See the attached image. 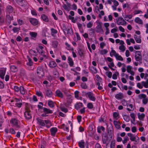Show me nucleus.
Returning a JSON list of instances; mask_svg holds the SVG:
<instances>
[{"mask_svg":"<svg viewBox=\"0 0 148 148\" xmlns=\"http://www.w3.org/2000/svg\"><path fill=\"white\" fill-rule=\"evenodd\" d=\"M112 127L111 125L109 128H108L107 135L105 133H102V140L103 143L106 144L107 141L110 142L112 138V133L113 132L112 130Z\"/></svg>","mask_w":148,"mask_h":148,"instance_id":"nucleus-1","label":"nucleus"},{"mask_svg":"<svg viewBox=\"0 0 148 148\" xmlns=\"http://www.w3.org/2000/svg\"><path fill=\"white\" fill-rule=\"evenodd\" d=\"M117 24L118 25H126L127 22L122 17H119L118 18H116Z\"/></svg>","mask_w":148,"mask_h":148,"instance_id":"nucleus-2","label":"nucleus"},{"mask_svg":"<svg viewBox=\"0 0 148 148\" xmlns=\"http://www.w3.org/2000/svg\"><path fill=\"white\" fill-rule=\"evenodd\" d=\"M37 73L38 76L41 78L44 75V72L43 69L40 67H38L37 68Z\"/></svg>","mask_w":148,"mask_h":148,"instance_id":"nucleus-3","label":"nucleus"},{"mask_svg":"<svg viewBox=\"0 0 148 148\" xmlns=\"http://www.w3.org/2000/svg\"><path fill=\"white\" fill-rule=\"evenodd\" d=\"M86 96H87L89 99L93 101H95L96 98L94 96V94L90 92H89L85 94Z\"/></svg>","mask_w":148,"mask_h":148,"instance_id":"nucleus-4","label":"nucleus"},{"mask_svg":"<svg viewBox=\"0 0 148 148\" xmlns=\"http://www.w3.org/2000/svg\"><path fill=\"white\" fill-rule=\"evenodd\" d=\"M138 97L139 99L143 98L142 100L143 103L144 104H146L148 101V99L146 98V96L144 94H140L139 95Z\"/></svg>","mask_w":148,"mask_h":148,"instance_id":"nucleus-5","label":"nucleus"},{"mask_svg":"<svg viewBox=\"0 0 148 148\" xmlns=\"http://www.w3.org/2000/svg\"><path fill=\"white\" fill-rule=\"evenodd\" d=\"M29 20L30 23L33 25H36L38 23V21L36 18H30Z\"/></svg>","mask_w":148,"mask_h":148,"instance_id":"nucleus-6","label":"nucleus"},{"mask_svg":"<svg viewBox=\"0 0 148 148\" xmlns=\"http://www.w3.org/2000/svg\"><path fill=\"white\" fill-rule=\"evenodd\" d=\"M57 131V129L56 127H53L51 128L50 129V132L51 135L53 136H55Z\"/></svg>","mask_w":148,"mask_h":148,"instance_id":"nucleus-7","label":"nucleus"},{"mask_svg":"<svg viewBox=\"0 0 148 148\" xmlns=\"http://www.w3.org/2000/svg\"><path fill=\"white\" fill-rule=\"evenodd\" d=\"M102 23L101 22H99L97 24V25L95 29H96V32L97 33H99L100 31V29H101L102 27L101 25Z\"/></svg>","mask_w":148,"mask_h":148,"instance_id":"nucleus-8","label":"nucleus"},{"mask_svg":"<svg viewBox=\"0 0 148 148\" xmlns=\"http://www.w3.org/2000/svg\"><path fill=\"white\" fill-rule=\"evenodd\" d=\"M115 97L118 100H120L123 98V95L122 93L119 92L115 95Z\"/></svg>","mask_w":148,"mask_h":148,"instance_id":"nucleus-9","label":"nucleus"},{"mask_svg":"<svg viewBox=\"0 0 148 148\" xmlns=\"http://www.w3.org/2000/svg\"><path fill=\"white\" fill-rule=\"evenodd\" d=\"M79 55L80 57H84V51L83 49L79 48L77 49Z\"/></svg>","mask_w":148,"mask_h":148,"instance_id":"nucleus-10","label":"nucleus"},{"mask_svg":"<svg viewBox=\"0 0 148 148\" xmlns=\"http://www.w3.org/2000/svg\"><path fill=\"white\" fill-rule=\"evenodd\" d=\"M45 95L48 97H51L52 95V92L50 89L47 90H45Z\"/></svg>","mask_w":148,"mask_h":148,"instance_id":"nucleus-11","label":"nucleus"},{"mask_svg":"<svg viewBox=\"0 0 148 148\" xmlns=\"http://www.w3.org/2000/svg\"><path fill=\"white\" fill-rule=\"evenodd\" d=\"M5 71L6 69H3L0 70V77L2 79H3L4 78Z\"/></svg>","mask_w":148,"mask_h":148,"instance_id":"nucleus-12","label":"nucleus"},{"mask_svg":"<svg viewBox=\"0 0 148 148\" xmlns=\"http://www.w3.org/2000/svg\"><path fill=\"white\" fill-rule=\"evenodd\" d=\"M38 122L39 123L40 125V127L41 128V127L45 126V123H44V121L43 120L37 118L36 119Z\"/></svg>","mask_w":148,"mask_h":148,"instance_id":"nucleus-13","label":"nucleus"},{"mask_svg":"<svg viewBox=\"0 0 148 148\" xmlns=\"http://www.w3.org/2000/svg\"><path fill=\"white\" fill-rule=\"evenodd\" d=\"M57 65L56 62L53 61H51L50 62L49 64V66L52 68H55L57 66Z\"/></svg>","mask_w":148,"mask_h":148,"instance_id":"nucleus-14","label":"nucleus"},{"mask_svg":"<svg viewBox=\"0 0 148 148\" xmlns=\"http://www.w3.org/2000/svg\"><path fill=\"white\" fill-rule=\"evenodd\" d=\"M24 115L25 118L27 120H29L32 118L31 114L29 112H25L24 113Z\"/></svg>","mask_w":148,"mask_h":148,"instance_id":"nucleus-15","label":"nucleus"},{"mask_svg":"<svg viewBox=\"0 0 148 148\" xmlns=\"http://www.w3.org/2000/svg\"><path fill=\"white\" fill-rule=\"evenodd\" d=\"M13 7L10 5L7 6L6 8V12L8 13H10L13 12Z\"/></svg>","mask_w":148,"mask_h":148,"instance_id":"nucleus-16","label":"nucleus"},{"mask_svg":"<svg viewBox=\"0 0 148 148\" xmlns=\"http://www.w3.org/2000/svg\"><path fill=\"white\" fill-rule=\"evenodd\" d=\"M68 63L69 66L71 67L73 66L74 65V62L72 58L70 56H69L68 58Z\"/></svg>","mask_w":148,"mask_h":148,"instance_id":"nucleus-17","label":"nucleus"},{"mask_svg":"<svg viewBox=\"0 0 148 148\" xmlns=\"http://www.w3.org/2000/svg\"><path fill=\"white\" fill-rule=\"evenodd\" d=\"M41 18L45 22H48L49 21L48 17L45 14H42L41 15Z\"/></svg>","mask_w":148,"mask_h":148,"instance_id":"nucleus-18","label":"nucleus"},{"mask_svg":"<svg viewBox=\"0 0 148 148\" xmlns=\"http://www.w3.org/2000/svg\"><path fill=\"white\" fill-rule=\"evenodd\" d=\"M44 123L46 125V126L48 128H49L52 125L51 122L48 120H45Z\"/></svg>","mask_w":148,"mask_h":148,"instance_id":"nucleus-19","label":"nucleus"},{"mask_svg":"<svg viewBox=\"0 0 148 148\" xmlns=\"http://www.w3.org/2000/svg\"><path fill=\"white\" fill-rule=\"evenodd\" d=\"M43 112L47 114H51L52 113V111L49 109L46 108H43Z\"/></svg>","mask_w":148,"mask_h":148,"instance_id":"nucleus-20","label":"nucleus"},{"mask_svg":"<svg viewBox=\"0 0 148 148\" xmlns=\"http://www.w3.org/2000/svg\"><path fill=\"white\" fill-rule=\"evenodd\" d=\"M83 104L82 103L79 102L78 103H76L75 105V108L77 110H79L81 107H83Z\"/></svg>","mask_w":148,"mask_h":148,"instance_id":"nucleus-21","label":"nucleus"},{"mask_svg":"<svg viewBox=\"0 0 148 148\" xmlns=\"http://www.w3.org/2000/svg\"><path fill=\"white\" fill-rule=\"evenodd\" d=\"M56 95L58 97L62 98L63 97V95L62 93L59 90H57L56 91Z\"/></svg>","mask_w":148,"mask_h":148,"instance_id":"nucleus-22","label":"nucleus"},{"mask_svg":"<svg viewBox=\"0 0 148 148\" xmlns=\"http://www.w3.org/2000/svg\"><path fill=\"white\" fill-rule=\"evenodd\" d=\"M120 123L119 122H118L117 121H114V123L115 127L117 129H120L121 127L120 125L119 124Z\"/></svg>","mask_w":148,"mask_h":148,"instance_id":"nucleus-23","label":"nucleus"},{"mask_svg":"<svg viewBox=\"0 0 148 148\" xmlns=\"http://www.w3.org/2000/svg\"><path fill=\"white\" fill-rule=\"evenodd\" d=\"M134 38L136 42L138 43H140L141 42V37L138 38L137 36L135 34L134 35Z\"/></svg>","mask_w":148,"mask_h":148,"instance_id":"nucleus-24","label":"nucleus"},{"mask_svg":"<svg viewBox=\"0 0 148 148\" xmlns=\"http://www.w3.org/2000/svg\"><path fill=\"white\" fill-rule=\"evenodd\" d=\"M84 143H85L83 140L78 142L79 146L80 148H84Z\"/></svg>","mask_w":148,"mask_h":148,"instance_id":"nucleus-25","label":"nucleus"},{"mask_svg":"<svg viewBox=\"0 0 148 148\" xmlns=\"http://www.w3.org/2000/svg\"><path fill=\"white\" fill-rule=\"evenodd\" d=\"M135 22L137 23H138L139 24H143V21L139 17H136L135 19Z\"/></svg>","mask_w":148,"mask_h":148,"instance_id":"nucleus-26","label":"nucleus"},{"mask_svg":"<svg viewBox=\"0 0 148 148\" xmlns=\"http://www.w3.org/2000/svg\"><path fill=\"white\" fill-rule=\"evenodd\" d=\"M138 119L140 120H143L145 116V114L144 113H142L140 114V113H138Z\"/></svg>","mask_w":148,"mask_h":148,"instance_id":"nucleus-27","label":"nucleus"},{"mask_svg":"<svg viewBox=\"0 0 148 148\" xmlns=\"http://www.w3.org/2000/svg\"><path fill=\"white\" fill-rule=\"evenodd\" d=\"M10 69L11 71L13 72H15L18 70V69L15 66L12 65L10 67Z\"/></svg>","mask_w":148,"mask_h":148,"instance_id":"nucleus-28","label":"nucleus"},{"mask_svg":"<svg viewBox=\"0 0 148 148\" xmlns=\"http://www.w3.org/2000/svg\"><path fill=\"white\" fill-rule=\"evenodd\" d=\"M48 105L50 108H53L54 107V105L53 101L51 100L48 101Z\"/></svg>","mask_w":148,"mask_h":148,"instance_id":"nucleus-29","label":"nucleus"},{"mask_svg":"<svg viewBox=\"0 0 148 148\" xmlns=\"http://www.w3.org/2000/svg\"><path fill=\"white\" fill-rule=\"evenodd\" d=\"M114 56L118 60L121 61L123 60V58L121 56H119L118 53H116V55H115Z\"/></svg>","mask_w":148,"mask_h":148,"instance_id":"nucleus-30","label":"nucleus"},{"mask_svg":"<svg viewBox=\"0 0 148 148\" xmlns=\"http://www.w3.org/2000/svg\"><path fill=\"white\" fill-rule=\"evenodd\" d=\"M10 123H11L13 125H14L18 124L17 121L15 119H12L10 121Z\"/></svg>","mask_w":148,"mask_h":148,"instance_id":"nucleus-31","label":"nucleus"},{"mask_svg":"<svg viewBox=\"0 0 148 148\" xmlns=\"http://www.w3.org/2000/svg\"><path fill=\"white\" fill-rule=\"evenodd\" d=\"M58 42L57 41H54L52 42V45L54 48H56L58 45Z\"/></svg>","mask_w":148,"mask_h":148,"instance_id":"nucleus-32","label":"nucleus"},{"mask_svg":"<svg viewBox=\"0 0 148 148\" xmlns=\"http://www.w3.org/2000/svg\"><path fill=\"white\" fill-rule=\"evenodd\" d=\"M19 90L21 93L22 95L25 94V90L24 87L22 86H21L19 88Z\"/></svg>","mask_w":148,"mask_h":148,"instance_id":"nucleus-33","label":"nucleus"},{"mask_svg":"<svg viewBox=\"0 0 148 148\" xmlns=\"http://www.w3.org/2000/svg\"><path fill=\"white\" fill-rule=\"evenodd\" d=\"M123 117L124 119L126 121L128 122L130 121V117L128 115H124Z\"/></svg>","mask_w":148,"mask_h":148,"instance_id":"nucleus-34","label":"nucleus"},{"mask_svg":"<svg viewBox=\"0 0 148 148\" xmlns=\"http://www.w3.org/2000/svg\"><path fill=\"white\" fill-rule=\"evenodd\" d=\"M6 19L8 23L10 24L11 23V21L12 19V18L10 17V16L9 15H6Z\"/></svg>","mask_w":148,"mask_h":148,"instance_id":"nucleus-35","label":"nucleus"},{"mask_svg":"<svg viewBox=\"0 0 148 148\" xmlns=\"http://www.w3.org/2000/svg\"><path fill=\"white\" fill-rule=\"evenodd\" d=\"M119 75V73L118 72H116L115 73L113 74L112 76V78L114 79H116L117 78V75Z\"/></svg>","mask_w":148,"mask_h":148,"instance_id":"nucleus-36","label":"nucleus"},{"mask_svg":"<svg viewBox=\"0 0 148 148\" xmlns=\"http://www.w3.org/2000/svg\"><path fill=\"white\" fill-rule=\"evenodd\" d=\"M28 62L27 63V65L30 66H31L33 65V62L32 61V60L30 58H28Z\"/></svg>","mask_w":148,"mask_h":148,"instance_id":"nucleus-37","label":"nucleus"},{"mask_svg":"<svg viewBox=\"0 0 148 148\" xmlns=\"http://www.w3.org/2000/svg\"><path fill=\"white\" fill-rule=\"evenodd\" d=\"M67 33L71 35H72L73 34V32L71 28H68L67 31Z\"/></svg>","mask_w":148,"mask_h":148,"instance_id":"nucleus-38","label":"nucleus"},{"mask_svg":"<svg viewBox=\"0 0 148 148\" xmlns=\"http://www.w3.org/2000/svg\"><path fill=\"white\" fill-rule=\"evenodd\" d=\"M36 95L39 97H41L42 98L43 97V96L42 92L40 91H36Z\"/></svg>","mask_w":148,"mask_h":148,"instance_id":"nucleus-39","label":"nucleus"},{"mask_svg":"<svg viewBox=\"0 0 148 148\" xmlns=\"http://www.w3.org/2000/svg\"><path fill=\"white\" fill-rule=\"evenodd\" d=\"M87 107L90 109H92L93 108V106L92 103H89L87 104Z\"/></svg>","mask_w":148,"mask_h":148,"instance_id":"nucleus-40","label":"nucleus"},{"mask_svg":"<svg viewBox=\"0 0 148 148\" xmlns=\"http://www.w3.org/2000/svg\"><path fill=\"white\" fill-rule=\"evenodd\" d=\"M20 30V28L14 27L12 29V31L14 33H17Z\"/></svg>","mask_w":148,"mask_h":148,"instance_id":"nucleus-41","label":"nucleus"},{"mask_svg":"<svg viewBox=\"0 0 148 148\" xmlns=\"http://www.w3.org/2000/svg\"><path fill=\"white\" fill-rule=\"evenodd\" d=\"M60 109L62 111L65 113L67 112L68 111V110L67 108L63 107H61Z\"/></svg>","mask_w":148,"mask_h":148,"instance_id":"nucleus-42","label":"nucleus"},{"mask_svg":"<svg viewBox=\"0 0 148 148\" xmlns=\"http://www.w3.org/2000/svg\"><path fill=\"white\" fill-rule=\"evenodd\" d=\"M132 69V67L130 65H128L127 67V72L129 73L130 72V71H131Z\"/></svg>","mask_w":148,"mask_h":148,"instance_id":"nucleus-43","label":"nucleus"},{"mask_svg":"<svg viewBox=\"0 0 148 148\" xmlns=\"http://www.w3.org/2000/svg\"><path fill=\"white\" fill-rule=\"evenodd\" d=\"M62 29H63V31L64 33V34H65L66 33V32H67L68 29L66 28V27L65 24H63Z\"/></svg>","mask_w":148,"mask_h":148,"instance_id":"nucleus-44","label":"nucleus"},{"mask_svg":"<svg viewBox=\"0 0 148 148\" xmlns=\"http://www.w3.org/2000/svg\"><path fill=\"white\" fill-rule=\"evenodd\" d=\"M29 34L32 37L35 38L37 35V33L35 32H30Z\"/></svg>","mask_w":148,"mask_h":148,"instance_id":"nucleus-45","label":"nucleus"},{"mask_svg":"<svg viewBox=\"0 0 148 148\" xmlns=\"http://www.w3.org/2000/svg\"><path fill=\"white\" fill-rule=\"evenodd\" d=\"M116 53H116L115 51L114 50H112L110 52V55L111 57H112L113 56H114L115 55H116Z\"/></svg>","mask_w":148,"mask_h":148,"instance_id":"nucleus-46","label":"nucleus"},{"mask_svg":"<svg viewBox=\"0 0 148 148\" xmlns=\"http://www.w3.org/2000/svg\"><path fill=\"white\" fill-rule=\"evenodd\" d=\"M81 86L82 88H83L86 89L88 88L87 85L85 82L82 83L81 84Z\"/></svg>","mask_w":148,"mask_h":148,"instance_id":"nucleus-47","label":"nucleus"},{"mask_svg":"<svg viewBox=\"0 0 148 148\" xmlns=\"http://www.w3.org/2000/svg\"><path fill=\"white\" fill-rule=\"evenodd\" d=\"M21 4V6L25 7L27 5V2L26 1L23 0V1H22Z\"/></svg>","mask_w":148,"mask_h":148,"instance_id":"nucleus-48","label":"nucleus"},{"mask_svg":"<svg viewBox=\"0 0 148 148\" xmlns=\"http://www.w3.org/2000/svg\"><path fill=\"white\" fill-rule=\"evenodd\" d=\"M108 51L105 49H104L101 50L100 52V54H106L108 53Z\"/></svg>","mask_w":148,"mask_h":148,"instance_id":"nucleus-49","label":"nucleus"},{"mask_svg":"<svg viewBox=\"0 0 148 148\" xmlns=\"http://www.w3.org/2000/svg\"><path fill=\"white\" fill-rule=\"evenodd\" d=\"M129 139L128 137L126 136L124 138V139L123 140V144H125L126 143H127V141L129 140Z\"/></svg>","mask_w":148,"mask_h":148,"instance_id":"nucleus-50","label":"nucleus"},{"mask_svg":"<svg viewBox=\"0 0 148 148\" xmlns=\"http://www.w3.org/2000/svg\"><path fill=\"white\" fill-rule=\"evenodd\" d=\"M122 16L124 18H128L129 19H131L132 17V15L131 14H127V15H124L122 14Z\"/></svg>","mask_w":148,"mask_h":148,"instance_id":"nucleus-51","label":"nucleus"},{"mask_svg":"<svg viewBox=\"0 0 148 148\" xmlns=\"http://www.w3.org/2000/svg\"><path fill=\"white\" fill-rule=\"evenodd\" d=\"M69 18L71 20V21L73 23H75L76 22L75 20H74V17H72L71 16L69 15Z\"/></svg>","mask_w":148,"mask_h":148,"instance_id":"nucleus-52","label":"nucleus"},{"mask_svg":"<svg viewBox=\"0 0 148 148\" xmlns=\"http://www.w3.org/2000/svg\"><path fill=\"white\" fill-rule=\"evenodd\" d=\"M119 49L122 50V51L123 52L125 49V48L124 45H122L119 46Z\"/></svg>","mask_w":148,"mask_h":148,"instance_id":"nucleus-53","label":"nucleus"},{"mask_svg":"<svg viewBox=\"0 0 148 148\" xmlns=\"http://www.w3.org/2000/svg\"><path fill=\"white\" fill-rule=\"evenodd\" d=\"M36 50H37L38 52L41 55H43L44 53V51L42 49H38V48H36Z\"/></svg>","mask_w":148,"mask_h":148,"instance_id":"nucleus-54","label":"nucleus"},{"mask_svg":"<svg viewBox=\"0 0 148 148\" xmlns=\"http://www.w3.org/2000/svg\"><path fill=\"white\" fill-rule=\"evenodd\" d=\"M115 147V143L114 141H112L110 144V148H114Z\"/></svg>","mask_w":148,"mask_h":148,"instance_id":"nucleus-55","label":"nucleus"},{"mask_svg":"<svg viewBox=\"0 0 148 148\" xmlns=\"http://www.w3.org/2000/svg\"><path fill=\"white\" fill-rule=\"evenodd\" d=\"M135 60L136 61H139L140 60L142 59V56H137L136 55H135Z\"/></svg>","mask_w":148,"mask_h":148,"instance_id":"nucleus-56","label":"nucleus"},{"mask_svg":"<svg viewBox=\"0 0 148 148\" xmlns=\"http://www.w3.org/2000/svg\"><path fill=\"white\" fill-rule=\"evenodd\" d=\"M62 67L64 69H66L68 67V65L65 62L63 63L62 65Z\"/></svg>","mask_w":148,"mask_h":148,"instance_id":"nucleus-57","label":"nucleus"},{"mask_svg":"<svg viewBox=\"0 0 148 148\" xmlns=\"http://www.w3.org/2000/svg\"><path fill=\"white\" fill-rule=\"evenodd\" d=\"M122 104L124 106H128V105H127V103L125 99H123L122 101Z\"/></svg>","mask_w":148,"mask_h":148,"instance_id":"nucleus-58","label":"nucleus"},{"mask_svg":"<svg viewBox=\"0 0 148 148\" xmlns=\"http://www.w3.org/2000/svg\"><path fill=\"white\" fill-rule=\"evenodd\" d=\"M130 140L132 141H135L136 142H137V141L136 140V137L134 136H133L130 138Z\"/></svg>","mask_w":148,"mask_h":148,"instance_id":"nucleus-59","label":"nucleus"},{"mask_svg":"<svg viewBox=\"0 0 148 148\" xmlns=\"http://www.w3.org/2000/svg\"><path fill=\"white\" fill-rule=\"evenodd\" d=\"M119 113L116 112H114L113 114V116L114 117L116 118L119 116Z\"/></svg>","mask_w":148,"mask_h":148,"instance_id":"nucleus-60","label":"nucleus"},{"mask_svg":"<svg viewBox=\"0 0 148 148\" xmlns=\"http://www.w3.org/2000/svg\"><path fill=\"white\" fill-rule=\"evenodd\" d=\"M107 74V75L108 77L110 78L112 76V73L111 72H106V73Z\"/></svg>","mask_w":148,"mask_h":148,"instance_id":"nucleus-61","label":"nucleus"},{"mask_svg":"<svg viewBox=\"0 0 148 148\" xmlns=\"http://www.w3.org/2000/svg\"><path fill=\"white\" fill-rule=\"evenodd\" d=\"M79 93V91L76 90L74 92V95H75V97L76 98H77L78 97V95Z\"/></svg>","mask_w":148,"mask_h":148,"instance_id":"nucleus-62","label":"nucleus"},{"mask_svg":"<svg viewBox=\"0 0 148 148\" xmlns=\"http://www.w3.org/2000/svg\"><path fill=\"white\" fill-rule=\"evenodd\" d=\"M141 83L142 85L145 88H147L148 87V84H147L144 81H142L141 82Z\"/></svg>","mask_w":148,"mask_h":148,"instance_id":"nucleus-63","label":"nucleus"},{"mask_svg":"<svg viewBox=\"0 0 148 148\" xmlns=\"http://www.w3.org/2000/svg\"><path fill=\"white\" fill-rule=\"evenodd\" d=\"M93 24L92 23H91L90 22L87 24V27L88 28H91Z\"/></svg>","mask_w":148,"mask_h":148,"instance_id":"nucleus-64","label":"nucleus"}]
</instances>
